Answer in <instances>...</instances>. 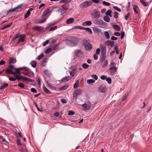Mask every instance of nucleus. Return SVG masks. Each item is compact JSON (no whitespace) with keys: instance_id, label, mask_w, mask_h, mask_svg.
<instances>
[{"instance_id":"20e7f679","label":"nucleus","mask_w":152,"mask_h":152,"mask_svg":"<svg viewBox=\"0 0 152 152\" xmlns=\"http://www.w3.org/2000/svg\"><path fill=\"white\" fill-rule=\"evenodd\" d=\"M15 76L16 78V79L18 80H19L21 79H22L23 80V82H32V81L31 79L26 77L20 76L18 75H15Z\"/></svg>"},{"instance_id":"e2e57ef3","label":"nucleus","mask_w":152,"mask_h":152,"mask_svg":"<svg viewBox=\"0 0 152 152\" xmlns=\"http://www.w3.org/2000/svg\"><path fill=\"white\" fill-rule=\"evenodd\" d=\"M113 8L119 12H121V10L117 7L114 6L113 7Z\"/></svg>"},{"instance_id":"c85d7f7f","label":"nucleus","mask_w":152,"mask_h":152,"mask_svg":"<svg viewBox=\"0 0 152 152\" xmlns=\"http://www.w3.org/2000/svg\"><path fill=\"white\" fill-rule=\"evenodd\" d=\"M140 1L142 4L145 7H147L148 4L146 0H140Z\"/></svg>"},{"instance_id":"680f3d73","label":"nucleus","mask_w":152,"mask_h":152,"mask_svg":"<svg viewBox=\"0 0 152 152\" xmlns=\"http://www.w3.org/2000/svg\"><path fill=\"white\" fill-rule=\"evenodd\" d=\"M86 30L87 31L89 32L90 34H91L92 33V32L91 30L89 28H86Z\"/></svg>"},{"instance_id":"58836bf2","label":"nucleus","mask_w":152,"mask_h":152,"mask_svg":"<svg viewBox=\"0 0 152 152\" xmlns=\"http://www.w3.org/2000/svg\"><path fill=\"white\" fill-rule=\"evenodd\" d=\"M108 64V61L107 60H106L103 63V65H102V66L103 68H105L106 67L107 65Z\"/></svg>"},{"instance_id":"473e14b6","label":"nucleus","mask_w":152,"mask_h":152,"mask_svg":"<svg viewBox=\"0 0 152 152\" xmlns=\"http://www.w3.org/2000/svg\"><path fill=\"white\" fill-rule=\"evenodd\" d=\"M113 27L115 30L117 31H119L121 29V28L120 26L118 25H113Z\"/></svg>"},{"instance_id":"603ef678","label":"nucleus","mask_w":152,"mask_h":152,"mask_svg":"<svg viewBox=\"0 0 152 152\" xmlns=\"http://www.w3.org/2000/svg\"><path fill=\"white\" fill-rule=\"evenodd\" d=\"M37 81L38 82V84L39 85V86H40L41 85V80L40 78L39 77H38L37 78Z\"/></svg>"},{"instance_id":"a18cd8bd","label":"nucleus","mask_w":152,"mask_h":152,"mask_svg":"<svg viewBox=\"0 0 152 152\" xmlns=\"http://www.w3.org/2000/svg\"><path fill=\"white\" fill-rule=\"evenodd\" d=\"M8 86V83H6L4 85H2L0 86V89L2 90L4 89L6 87H7Z\"/></svg>"},{"instance_id":"f257e3e1","label":"nucleus","mask_w":152,"mask_h":152,"mask_svg":"<svg viewBox=\"0 0 152 152\" xmlns=\"http://www.w3.org/2000/svg\"><path fill=\"white\" fill-rule=\"evenodd\" d=\"M80 40V39L79 38L71 36L69 37L66 40V41L67 43L73 46H75L77 45Z\"/></svg>"},{"instance_id":"338daca9","label":"nucleus","mask_w":152,"mask_h":152,"mask_svg":"<svg viewBox=\"0 0 152 152\" xmlns=\"http://www.w3.org/2000/svg\"><path fill=\"white\" fill-rule=\"evenodd\" d=\"M91 77L95 79L96 80H97L98 79V77L96 75H91Z\"/></svg>"},{"instance_id":"de8ad7c7","label":"nucleus","mask_w":152,"mask_h":152,"mask_svg":"<svg viewBox=\"0 0 152 152\" xmlns=\"http://www.w3.org/2000/svg\"><path fill=\"white\" fill-rule=\"evenodd\" d=\"M95 82V80L94 79H91L88 80H87V83L88 84H90L91 83H94Z\"/></svg>"},{"instance_id":"6e6d98bb","label":"nucleus","mask_w":152,"mask_h":152,"mask_svg":"<svg viewBox=\"0 0 152 152\" xmlns=\"http://www.w3.org/2000/svg\"><path fill=\"white\" fill-rule=\"evenodd\" d=\"M44 74L48 76H50L48 71L47 70H45L44 71Z\"/></svg>"},{"instance_id":"aec40b11","label":"nucleus","mask_w":152,"mask_h":152,"mask_svg":"<svg viewBox=\"0 0 152 152\" xmlns=\"http://www.w3.org/2000/svg\"><path fill=\"white\" fill-rule=\"evenodd\" d=\"M21 73L25 75H27L28 77H32L34 75V74L33 72H30L28 73H25L23 72H22Z\"/></svg>"},{"instance_id":"f3484780","label":"nucleus","mask_w":152,"mask_h":152,"mask_svg":"<svg viewBox=\"0 0 152 152\" xmlns=\"http://www.w3.org/2000/svg\"><path fill=\"white\" fill-rule=\"evenodd\" d=\"M34 9L33 8H30L28 9V10L27 11L26 13L24 15V18H28L30 15L31 12Z\"/></svg>"},{"instance_id":"a878e982","label":"nucleus","mask_w":152,"mask_h":152,"mask_svg":"<svg viewBox=\"0 0 152 152\" xmlns=\"http://www.w3.org/2000/svg\"><path fill=\"white\" fill-rule=\"evenodd\" d=\"M74 21V19L73 18H70L66 20V23L68 24H70L72 23Z\"/></svg>"},{"instance_id":"2eb2a0df","label":"nucleus","mask_w":152,"mask_h":152,"mask_svg":"<svg viewBox=\"0 0 152 152\" xmlns=\"http://www.w3.org/2000/svg\"><path fill=\"white\" fill-rule=\"evenodd\" d=\"M101 49V55H106V48L103 46H100Z\"/></svg>"},{"instance_id":"052dcab7","label":"nucleus","mask_w":152,"mask_h":152,"mask_svg":"<svg viewBox=\"0 0 152 152\" xmlns=\"http://www.w3.org/2000/svg\"><path fill=\"white\" fill-rule=\"evenodd\" d=\"M114 18L117 19L118 17V16L119 15V13L116 12H115L114 13Z\"/></svg>"},{"instance_id":"0eeeda50","label":"nucleus","mask_w":152,"mask_h":152,"mask_svg":"<svg viewBox=\"0 0 152 152\" xmlns=\"http://www.w3.org/2000/svg\"><path fill=\"white\" fill-rule=\"evenodd\" d=\"M15 70L17 74H20L21 73L20 71H30V69L27 67H19L17 69H15Z\"/></svg>"},{"instance_id":"4468645a","label":"nucleus","mask_w":152,"mask_h":152,"mask_svg":"<svg viewBox=\"0 0 152 152\" xmlns=\"http://www.w3.org/2000/svg\"><path fill=\"white\" fill-rule=\"evenodd\" d=\"M32 28L33 29L39 32L43 31L45 29L44 27L40 26H34Z\"/></svg>"},{"instance_id":"cd10ccee","label":"nucleus","mask_w":152,"mask_h":152,"mask_svg":"<svg viewBox=\"0 0 152 152\" xmlns=\"http://www.w3.org/2000/svg\"><path fill=\"white\" fill-rule=\"evenodd\" d=\"M47 59H48L47 58H46L43 59L41 61V62L40 64V65L42 67H43L45 66L46 64H45L46 62V60Z\"/></svg>"},{"instance_id":"09e8293b","label":"nucleus","mask_w":152,"mask_h":152,"mask_svg":"<svg viewBox=\"0 0 152 152\" xmlns=\"http://www.w3.org/2000/svg\"><path fill=\"white\" fill-rule=\"evenodd\" d=\"M44 56V54L43 53H41L37 57V59L39 60H40Z\"/></svg>"},{"instance_id":"39448f33","label":"nucleus","mask_w":152,"mask_h":152,"mask_svg":"<svg viewBox=\"0 0 152 152\" xmlns=\"http://www.w3.org/2000/svg\"><path fill=\"white\" fill-rule=\"evenodd\" d=\"M68 5L66 4L63 5L58 9V10L61 11V13L64 14L68 10Z\"/></svg>"},{"instance_id":"dca6fc26","label":"nucleus","mask_w":152,"mask_h":152,"mask_svg":"<svg viewBox=\"0 0 152 152\" xmlns=\"http://www.w3.org/2000/svg\"><path fill=\"white\" fill-rule=\"evenodd\" d=\"M83 54V52L80 50H76L75 51V55L77 57H79Z\"/></svg>"},{"instance_id":"6e6552de","label":"nucleus","mask_w":152,"mask_h":152,"mask_svg":"<svg viewBox=\"0 0 152 152\" xmlns=\"http://www.w3.org/2000/svg\"><path fill=\"white\" fill-rule=\"evenodd\" d=\"M82 92V90L80 89H78L75 90L73 94V99H75L76 100L77 96L80 94Z\"/></svg>"},{"instance_id":"2f4dec72","label":"nucleus","mask_w":152,"mask_h":152,"mask_svg":"<svg viewBox=\"0 0 152 152\" xmlns=\"http://www.w3.org/2000/svg\"><path fill=\"white\" fill-rule=\"evenodd\" d=\"M90 41L89 39H84L83 40V43L84 46H85L87 45H88L90 44Z\"/></svg>"},{"instance_id":"a19ab883","label":"nucleus","mask_w":152,"mask_h":152,"mask_svg":"<svg viewBox=\"0 0 152 152\" xmlns=\"http://www.w3.org/2000/svg\"><path fill=\"white\" fill-rule=\"evenodd\" d=\"M83 68L84 69H86L89 67V65L86 63H84L82 65Z\"/></svg>"},{"instance_id":"4c0bfd02","label":"nucleus","mask_w":152,"mask_h":152,"mask_svg":"<svg viewBox=\"0 0 152 152\" xmlns=\"http://www.w3.org/2000/svg\"><path fill=\"white\" fill-rule=\"evenodd\" d=\"M104 20L107 22H109L110 21V19L108 16H106L104 17Z\"/></svg>"},{"instance_id":"8fccbe9b","label":"nucleus","mask_w":152,"mask_h":152,"mask_svg":"<svg viewBox=\"0 0 152 152\" xmlns=\"http://www.w3.org/2000/svg\"><path fill=\"white\" fill-rule=\"evenodd\" d=\"M105 36L107 39H109L110 36L109 33L107 31H105L104 32Z\"/></svg>"},{"instance_id":"c9c22d12","label":"nucleus","mask_w":152,"mask_h":152,"mask_svg":"<svg viewBox=\"0 0 152 152\" xmlns=\"http://www.w3.org/2000/svg\"><path fill=\"white\" fill-rule=\"evenodd\" d=\"M51 48H52V50H55L57 49L58 48V45L55 44L53 45L50 46Z\"/></svg>"},{"instance_id":"f03ea898","label":"nucleus","mask_w":152,"mask_h":152,"mask_svg":"<svg viewBox=\"0 0 152 152\" xmlns=\"http://www.w3.org/2000/svg\"><path fill=\"white\" fill-rule=\"evenodd\" d=\"M95 23L99 26H104L105 27L107 26V23L104 22L101 19L98 18H96L94 20Z\"/></svg>"},{"instance_id":"ea45409f","label":"nucleus","mask_w":152,"mask_h":152,"mask_svg":"<svg viewBox=\"0 0 152 152\" xmlns=\"http://www.w3.org/2000/svg\"><path fill=\"white\" fill-rule=\"evenodd\" d=\"M71 2V0H61L60 1V3H64L66 4H68Z\"/></svg>"},{"instance_id":"393cba45","label":"nucleus","mask_w":152,"mask_h":152,"mask_svg":"<svg viewBox=\"0 0 152 152\" xmlns=\"http://www.w3.org/2000/svg\"><path fill=\"white\" fill-rule=\"evenodd\" d=\"M43 89L45 92L48 94H51V92L44 85L43 86Z\"/></svg>"},{"instance_id":"72a5a7b5","label":"nucleus","mask_w":152,"mask_h":152,"mask_svg":"<svg viewBox=\"0 0 152 152\" xmlns=\"http://www.w3.org/2000/svg\"><path fill=\"white\" fill-rule=\"evenodd\" d=\"M92 24V22L91 21H87L83 22L82 23V25L84 26H90Z\"/></svg>"},{"instance_id":"ddd939ff","label":"nucleus","mask_w":152,"mask_h":152,"mask_svg":"<svg viewBox=\"0 0 152 152\" xmlns=\"http://www.w3.org/2000/svg\"><path fill=\"white\" fill-rule=\"evenodd\" d=\"M23 5V4H21L15 8L13 9H10L7 12V14H8L10 12H13L15 11L16 10L18 9L19 8L21 9V7Z\"/></svg>"},{"instance_id":"e433bc0d","label":"nucleus","mask_w":152,"mask_h":152,"mask_svg":"<svg viewBox=\"0 0 152 152\" xmlns=\"http://www.w3.org/2000/svg\"><path fill=\"white\" fill-rule=\"evenodd\" d=\"M31 66L33 68H35L37 66V62L35 61H33L30 63Z\"/></svg>"},{"instance_id":"f704fd0d","label":"nucleus","mask_w":152,"mask_h":152,"mask_svg":"<svg viewBox=\"0 0 152 152\" xmlns=\"http://www.w3.org/2000/svg\"><path fill=\"white\" fill-rule=\"evenodd\" d=\"M12 23H9V24L6 25V26H5V25H4V26H3L2 28H1V30H3L5 29V28H7L10 27L12 25Z\"/></svg>"},{"instance_id":"864d4df0","label":"nucleus","mask_w":152,"mask_h":152,"mask_svg":"<svg viewBox=\"0 0 152 152\" xmlns=\"http://www.w3.org/2000/svg\"><path fill=\"white\" fill-rule=\"evenodd\" d=\"M79 87V82L77 81L73 86V87L75 88H76Z\"/></svg>"},{"instance_id":"412c9836","label":"nucleus","mask_w":152,"mask_h":152,"mask_svg":"<svg viewBox=\"0 0 152 152\" xmlns=\"http://www.w3.org/2000/svg\"><path fill=\"white\" fill-rule=\"evenodd\" d=\"M46 18H44L42 19L41 20H35L34 21V23L35 24H38V23H44L45 21H46Z\"/></svg>"},{"instance_id":"79ce46f5","label":"nucleus","mask_w":152,"mask_h":152,"mask_svg":"<svg viewBox=\"0 0 152 152\" xmlns=\"http://www.w3.org/2000/svg\"><path fill=\"white\" fill-rule=\"evenodd\" d=\"M68 86H67L64 85L59 88V90L62 91L65 90L67 88Z\"/></svg>"},{"instance_id":"7ed1b4c3","label":"nucleus","mask_w":152,"mask_h":152,"mask_svg":"<svg viewBox=\"0 0 152 152\" xmlns=\"http://www.w3.org/2000/svg\"><path fill=\"white\" fill-rule=\"evenodd\" d=\"M56 24V23H49L47 25V26L45 28V30H47L49 29L50 27V28L49 30V31H51L56 29L57 28V26L51 27Z\"/></svg>"},{"instance_id":"13d9d810","label":"nucleus","mask_w":152,"mask_h":152,"mask_svg":"<svg viewBox=\"0 0 152 152\" xmlns=\"http://www.w3.org/2000/svg\"><path fill=\"white\" fill-rule=\"evenodd\" d=\"M75 114V112L74 111L72 110H70L69 111L68 115H74Z\"/></svg>"},{"instance_id":"4be33fe9","label":"nucleus","mask_w":152,"mask_h":152,"mask_svg":"<svg viewBox=\"0 0 152 152\" xmlns=\"http://www.w3.org/2000/svg\"><path fill=\"white\" fill-rule=\"evenodd\" d=\"M5 72L9 74H12L15 75L16 74V72H13L12 70L10 69L9 68L6 70Z\"/></svg>"},{"instance_id":"49530a36","label":"nucleus","mask_w":152,"mask_h":152,"mask_svg":"<svg viewBox=\"0 0 152 152\" xmlns=\"http://www.w3.org/2000/svg\"><path fill=\"white\" fill-rule=\"evenodd\" d=\"M52 51V48H49L47 49L45 51V54H48Z\"/></svg>"},{"instance_id":"4d7b16f0","label":"nucleus","mask_w":152,"mask_h":152,"mask_svg":"<svg viewBox=\"0 0 152 152\" xmlns=\"http://www.w3.org/2000/svg\"><path fill=\"white\" fill-rule=\"evenodd\" d=\"M106 80L109 84H110L111 83V79L110 77H107Z\"/></svg>"},{"instance_id":"69168bd1","label":"nucleus","mask_w":152,"mask_h":152,"mask_svg":"<svg viewBox=\"0 0 152 152\" xmlns=\"http://www.w3.org/2000/svg\"><path fill=\"white\" fill-rule=\"evenodd\" d=\"M130 2H129L128 4V6L127 7L126 11H128L129 10L130 8Z\"/></svg>"},{"instance_id":"9d476101","label":"nucleus","mask_w":152,"mask_h":152,"mask_svg":"<svg viewBox=\"0 0 152 152\" xmlns=\"http://www.w3.org/2000/svg\"><path fill=\"white\" fill-rule=\"evenodd\" d=\"M109 71L111 75H113L116 73L117 72V68L115 66H112L109 69Z\"/></svg>"},{"instance_id":"7c9ffc66","label":"nucleus","mask_w":152,"mask_h":152,"mask_svg":"<svg viewBox=\"0 0 152 152\" xmlns=\"http://www.w3.org/2000/svg\"><path fill=\"white\" fill-rule=\"evenodd\" d=\"M10 64H14L16 62V60L15 58H11L9 59Z\"/></svg>"},{"instance_id":"9b49d317","label":"nucleus","mask_w":152,"mask_h":152,"mask_svg":"<svg viewBox=\"0 0 152 152\" xmlns=\"http://www.w3.org/2000/svg\"><path fill=\"white\" fill-rule=\"evenodd\" d=\"M98 90L100 92L105 93L106 92L107 89L105 86L101 85L99 87Z\"/></svg>"},{"instance_id":"774afa93","label":"nucleus","mask_w":152,"mask_h":152,"mask_svg":"<svg viewBox=\"0 0 152 152\" xmlns=\"http://www.w3.org/2000/svg\"><path fill=\"white\" fill-rule=\"evenodd\" d=\"M48 86L50 88L53 90H56V88L55 87L52 86L50 84L48 83Z\"/></svg>"},{"instance_id":"6ab92c4d","label":"nucleus","mask_w":152,"mask_h":152,"mask_svg":"<svg viewBox=\"0 0 152 152\" xmlns=\"http://www.w3.org/2000/svg\"><path fill=\"white\" fill-rule=\"evenodd\" d=\"M72 77L69 76H68L67 77H65L63 78L61 80V81L62 82H65L69 80H71Z\"/></svg>"},{"instance_id":"c756f323","label":"nucleus","mask_w":152,"mask_h":152,"mask_svg":"<svg viewBox=\"0 0 152 152\" xmlns=\"http://www.w3.org/2000/svg\"><path fill=\"white\" fill-rule=\"evenodd\" d=\"M93 29L94 32H96L98 34H100L102 31L100 29L96 27H94Z\"/></svg>"},{"instance_id":"c03bdc74","label":"nucleus","mask_w":152,"mask_h":152,"mask_svg":"<svg viewBox=\"0 0 152 152\" xmlns=\"http://www.w3.org/2000/svg\"><path fill=\"white\" fill-rule=\"evenodd\" d=\"M106 55H101V62H103L104 61L106 58Z\"/></svg>"},{"instance_id":"bb28decb","label":"nucleus","mask_w":152,"mask_h":152,"mask_svg":"<svg viewBox=\"0 0 152 152\" xmlns=\"http://www.w3.org/2000/svg\"><path fill=\"white\" fill-rule=\"evenodd\" d=\"M133 10L137 14H138L139 12L138 11L139 10V8L138 6L136 5H134V6H133Z\"/></svg>"},{"instance_id":"a211bd4d","label":"nucleus","mask_w":152,"mask_h":152,"mask_svg":"<svg viewBox=\"0 0 152 152\" xmlns=\"http://www.w3.org/2000/svg\"><path fill=\"white\" fill-rule=\"evenodd\" d=\"M18 41V43H19L20 42H23L25 40V38L26 37L25 35L24 34H21L20 35Z\"/></svg>"},{"instance_id":"bf43d9fd","label":"nucleus","mask_w":152,"mask_h":152,"mask_svg":"<svg viewBox=\"0 0 152 152\" xmlns=\"http://www.w3.org/2000/svg\"><path fill=\"white\" fill-rule=\"evenodd\" d=\"M130 15V13L129 12H128L127 14L125 16V19L126 20H127L129 19V17Z\"/></svg>"},{"instance_id":"3c124183","label":"nucleus","mask_w":152,"mask_h":152,"mask_svg":"<svg viewBox=\"0 0 152 152\" xmlns=\"http://www.w3.org/2000/svg\"><path fill=\"white\" fill-rule=\"evenodd\" d=\"M102 3L104 5L106 6H109L110 5V3L107 2L105 1H103Z\"/></svg>"},{"instance_id":"1a4fd4ad","label":"nucleus","mask_w":152,"mask_h":152,"mask_svg":"<svg viewBox=\"0 0 152 152\" xmlns=\"http://www.w3.org/2000/svg\"><path fill=\"white\" fill-rule=\"evenodd\" d=\"M94 13L93 16L96 18H99L100 17V13L97 9H95L93 10Z\"/></svg>"},{"instance_id":"423d86ee","label":"nucleus","mask_w":152,"mask_h":152,"mask_svg":"<svg viewBox=\"0 0 152 152\" xmlns=\"http://www.w3.org/2000/svg\"><path fill=\"white\" fill-rule=\"evenodd\" d=\"M92 4V3L89 1H86L83 2L80 4V7L81 8H84L87 7Z\"/></svg>"},{"instance_id":"5fc2aeb1","label":"nucleus","mask_w":152,"mask_h":152,"mask_svg":"<svg viewBox=\"0 0 152 152\" xmlns=\"http://www.w3.org/2000/svg\"><path fill=\"white\" fill-rule=\"evenodd\" d=\"M18 86L22 88H24L25 86V85L22 83H18Z\"/></svg>"},{"instance_id":"f8f14e48","label":"nucleus","mask_w":152,"mask_h":152,"mask_svg":"<svg viewBox=\"0 0 152 152\" xmlns=\"http://www.w3.org/2000/svg\"><path fill=\"white\" fill-rule=\"evenodd\" d=\"M84 109L86 110H89L91 107V104L90 102H88L87 104H84L82 105Z\"/></svg>"},{"instance_id":"37998d69","label":"nucleus","mask_w":152,"mask_h":152,"mask_svg":"<svg viewBox=\"0 0 152 152\" xmlns=\"http://www.w3.org/2000/svg\"><path fill=\"white\" fill-rule=\"evenodd\" d=\"M16 136L17 138V143L18 145H21V144L20 142L21 140L20 139H19L18 138V136L17 135V134H16Z\"/></svg>"},{"instance_id":"b1692460","label":"nucleus","mask_w":152,"mask_h":152,"mask_svg":"<svg viewBox=\"0 0 152 152\" xmlns=\"http://www.w3.org/2000/svg\"><path fill=\"white\" fill-rule=\"evenodd\" d=\"M85 47L86 50H90L92 48V45L91 44H90L88 45H86L85 46Z\"/></svg>"},{"instance_id":"0e129e2a","label":"nucleus","mask_w":152,"mask_h":152,"mask_svg":"<svg viewBox=\"0 0 152 152\" xmlns=\"http://www.w3.org/2000/svg\"><path fill=\"white\" fill-rule=\"evenodd\" d=\"M112 11L111 10H108L105 13V14L107 15H110Z\"/></svg>"},{"instance_id":"5701e85b","label":"nucleus","mask_w":152,"mask_h":152,"mask_svg":"<svg viewBox=\"0 0 152 152\" xmlns=\"http://www.w3.org/2000/svg\"><path fill=\"white\" fill-rule=\"evenodd\" d=\"M50 11V10L49 8H47L46 10L44 11L43 12L42 15V17H43L45 16H46L48 14L49 12Z\"/></svg>"}]
</instances>
